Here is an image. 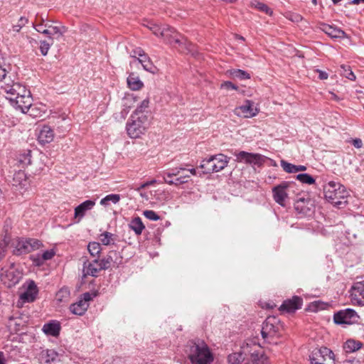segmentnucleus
Instances as JSON below:
<instances>
[{"instance_id":"f257e3e1","label":"nucleus","mask_w":364,"mask_h":364,"mask_svg":"<svg viewBox=\"0 0 364 364\" xmlns=\"http://www.w3.org/2000/svg\"><path fill=\"white\" fill-rule=\"evenodd\" d=\"M0 88L6 93V98L16 109L26 113L31 109L32 97L30 91L24 85L19 82H4Z\"/></svg>"},{"instance_id":"f03ea898","label":"nucleus","mask_w":364,"mask_h":364,"mask_svg":"<svg viewBox=\"0 0 364 364\" xmlns=\"http://www.w3.org/2000/svg\"><path fill=\"white\" fill-rule=\"evenodd\" d=\"M147 27L155 36L162 38L167 43L178 48L181 52H193L194 46L173 28L167 25L161 26L153 22H149Z\"/></svg>"},{"instance_id":"7ed1b4c3","label":"nucleus","mask_w":364,"mask_h":364,"mask_svg":"<svg viewBox=\"0 0 364 364\" xmlns=\"http://www.w3.org/2000/svg\"><path fill=\"white\" fill-rule=\"evenodd\" d=\"M184 350L192 364H210L213 360V355L203 341H188Z\"/></svg>"},{"instance_id":"20e7f679","label":"nucleus","mask_w":364,"mask_h":364,"mask_svg":"<svg viewBox=\"0 0 364 364\" xmlns=\"http://www.w3.org/2000/svg\"><path fill=\"white\" fill-rule=\"evenodd\" d=\"M325 198L336 207L343 204L342 199L346 198L349 194L346 187L340 183L328 181L323 186Z\"/></svg>"},{"instance_id":"39448f33","label":"nucleus","mask_w":364,"mask_h":364,"mask_svg":"<svg viewBox=\"0 0 364 364\" xmlns=\"http://www.w3.org/2000/svg\"><path fill=\"white\" fill-rule=\"evenodd\" d=\"M150 124L149 116H131L127 124V132L131 138H139L144 134Z\"/></svg>"},{"instance_id":"423d86ee","label":"nucleus","mask_w":364,"mask_h":364,"mask_svg":"<svg viewBox=\"0 0 364 364\" xmlns=\"http://www.w3.org/2000/svg\"><path fill=\"white\" fill-rule=\"evenodd\" d=\"M229 158L224 154H219L210 156L208 159H205L200 165V168L204 169L203 173H210L212 172H218L227 166Z\"/></svg>"},{"instance_id":"0eeeda50","label":"nucleus","mask_w":364,"mask_h":364,"mask_svg":"<svg viewBox=\"0 0 364 364\" xmlns=\"http://www.w3.org/2000/svg\"><path fill=\"white\" fill-rule=\"evenodd\" d=\"M282 328V325L277 317L274 316H269L262 324L261 334L265 341L270 342V340L277 336Z\"/></svg>"},{"instance_id":"6e6552de","label":"nucleus","mask_w":364,"mask_h":364,"mask_svg":"<svg viewBox=\"0 0 364 364\" xmlns=\"http://www.w3.org/2000/svg\"><path fill=\"white\" fill-rule=\"evenodd\" d=\"M14 254L21 255L38 250L42 243L40 240L33 238H18L14 244Z\"/></svg>"},{"instance_id":"1a4fd4ad","label":"nucleus","mask_w":364,"mask_h":364,"mask_svg":"<svg viewBox=\"0 0 364 364\" xmlns=\"http://www.w3.org/2000/svg\"><path fill=\"white\" fill-rule=\"evenodd\" d=\"M311 364H334V354L326 347L315 349L310 355Z\"/></svg>"},{"instance_id":"9d476101","label":"nucleus","mask_w":364,"mask_h":364,"mask_svg":"<svg viewBox=\"0 0 364 364\" xmlns=\"http://www.w3.org/2000/svg\"><path fill=\"white\" fill-rule=\"evenodd\" d=\"M292 183L284 181L272 189L274 200L282 206H285L286 200L288 198L290 188Z\"/></svg>"},{"instance_id":"9b49d317","label":"nucleus","mask_w":364,"mask_h":364,"mask_svg":"<svg viewBox=\"0 0 364 364\" xmlns=\"http://www.w3.org/2000/svg\"><path fill=\"white\" fill-rule=\"evenodd\" d=\"M236 160L238 162H245L246 164L255 165L257 166H262L267 159L266 156L259 154L249 153L244 151H241L238 153H235Z\"/></svg>"},{"instance_id":"f8f14e48","label":"nucleus","mask_w":364,"mask_h":364,"mask_svg":"<svg viewBox=\"0 0 364 364\" xmlns=\"http://www.w3.org/2000/svg\"><path fill=\"white\" fill-rule=\"evenodd\" d=\"M358 318L357 313L351 309L341 310L333 316L334 322L337 324H353L357 323Z\"/></svg>"},{"instance_id":"ddd939ff","label":"nucleus","mask_w":364,"mask_h":364,"mask_svg":"<svg viewBox=\"0 0 364 364\" xmlns=\"http://www.w3.org/2000/svg\"><path fill=\"white\" fill-rule=\"evenodd\" d=\"M100 260L105 270L109 269L112 265L118 267L123 263L122 256L116 250H110L106 257Z\"/></svg>"},{"instance_id":"4468645a","label":"nucleus","mask_w":364,"mask_h":364,"mask_svg":"<svg viewBox=\"0 0 364 364\" xmlns=\"http://www.w3.org/2000/svg\"><path fill=\"white\" fill-rule=\"evenodd\" d=\"M101 270L105 269L102 268L100 259H95L92 262L86 261L83 264L82 276L84 277L87 276L97 277Z\"/></svg>"},{"instance_id":"2eb2a0df","label":"nucleus","mask_w":364,"mask_h":364,"mask_svg":"<svg viewBox=\"0 0 364 364\" xmlns=\"http://www.w3.org/2000/svg\"><path fill=\"white\" fill-rule=\"evenodd\" d=\"M235 113L239 117L249 118L256 116L258 113V109L254 107L252 102L246 100L242 105L235 109Z\"/></svg>"},{"instance_id":"dca6fc26","label":"nucleus","mask_w":364,"mask_h":364,"mask_svg":"<svg viewBox=\"0 0 364 364\" xmlns=\"http://www.w3.org/2000/svg\"><path fill=\"white\" fill-rule=\"evenodd\" d=\"M36 358L40 364H51L60 360L59 354L53 349L42 350Z\"/></svg>"},{"instance_id":"f3484780","label":"nucleus","mask_w":364,"mask_h":364,"mask_svg":"<svg viewBox=\"0 0 364 364\" xmlns=\"http://www.w3.org/2000/svg\"><path fill=\"white\" fill-rule=\"evenodd\" d=\"M302 304V299L300 296H294L291 299L284 301L279 308V310L284 311L288 313H293L297 309H301Z\"/></svg>"},{"instance_id":"a211bd4d","label":"nucleus","mask_w":364,"mask_h":364,"mask_svg":"<svg viewBox=\"0 0 364 364\" xmlns=\"http://www.w3.org/2000/svg\"><path fill=\"white\" fill-rule=\"evenodd\" d=\"M351 299L360 306L364 305V280L354 283L351 288Z\"/></svg>"},{"instance_id":"6ab92c4d","label":"nucleus","mask_w":364,"mask_h":364,"mask_svg":"<svg viewBox=\"0 0 364 364\" xmlns=\"http://www.w3.org/2000/svg\"><path fill=\"white\" fill-rule=\"evenodd\" d=\"M294 209L299 214L308 215L313 212V203L309 199L299 198L294 203Z\"/></svg>"},{"instance_id":"aec40b11","label":"nucleus","mask_w":364,"mask_h":364,"mask_svg":"<svg viewBox=\"0 0 364 364\" xmlns=\"http://www.w3.org/2000/svg\"><path fill=\"white\" fill-rule=\"evenodd\" d=\"M95 205V202L94 200H87L77 205L75 208V218L77 220V222H80L85 215L87 211L92 210Z\"/></svg>"},{"instance_id":"412c9836","label":"nucleus","mask_w":364,"mask_h":364,"mask_svg":"<svg viewBox=\"0 0 364 364\" xmlns=\"http://www.w3.org/2000/svg\"><path fill=\"white\" fill-rule=\"evenodd\" d=\"M37 293L38 289L35 282L31 281L28 284L26 290L21 294L20 298L24 302H32L36 299Z\"/></svg>"},{"instance_id":"4be33fe9","label":"nucleus","mask_w":364,"mask_h":364,"mask_svg":"<svg viewBox=\"0 0 364 364\" xmlns=\"http://www.w3.org/2000/svg\"><path fill=\"white\" fill-rule=\"evenodd\" d=\"M54 139V132L49 126H43L38 136L39 143L45 144L51 142Z\"/></svg>"},{"instance_id":"5701e85b","label":"nucleus","mask_w":364,"mask_h":364,"mask_svg":"<svg viewBox=\"0 0 364 364\" xmlns=\"http://www.w3.org/2000/svg\"><path fill=\"white\" fill-rule=\"evenodd\" d=\"M8 68H9V65L6 63V60L0 54V84L2 85L4 82H7L11 83V82H14L10 79V77H7Z\"/></svg>"},{"instance_id":"b1692460","label":"nucleus","mask_w":364,"mask_h":364,"mask_svg":"<svg viewBox=\"0 0 364 364\" xmlns=\"http://www.w3.org/2000/svg\"><path fill=\"white\" fill-rule=\"evenodd\" d=\"M322 29L327 35L333 38H341L346 36V33L343 30L333 26L323 25Z\"/></svg>"},{"instance_id":"393cba45","label":"nucleus","mask_w":364,"mask_h":364,"mask_svg":"<svg viewBox=\"0 0 364 364\" xmlns=\"http://www.w3.org/2000/svg\"><path fill=\"white\" fill-rule=\"evenodd\" d=\"M89 307V303H85V301H82L80 299L70 305V311L75 315L82 316L85 311L87 310Z\"/></svg>"},{"instance_id":"a878e982","label":"nucleus","mask_w":364,"mask_h":364,"mask_svg":"<svg viewBox=\"0 0 364 364\" xmlns=\"http://www.w3.org/2000/svg\"><path fill=\"white\" fill-rule=\"evenodd\" d=\"M60 324L54 321L46 323L43 326V332L48 336H57L60 333Z\"/></svg>"},{"instance_id":"bb28decb","label":"nucleus","mask_w":364,"mask_h":364,"mask_svg":"<svg viewBox=\"0 0 364 364\" xmlns=\"http://www.w3.org/2000/svg\"><path fill=\"white\" fill-rule=\"evenodd\" d=\"M44 26L52 31L53 33L51 34V36L57 35V38L62 36L64 33H65L68 31V28L65 26L61 24H60L59 26H53L51 23L50 21H47V22L44 24Z\"/></svg>"},{"instance_id":"cd10ccee","label":"nucleus","mask_w":364,"mask_h":364,"mask_svg":"<svg viewBox=\"0 0 364 364\" xmlns=\"http://www.w3.org/2000/svg\"><path fill=\"white\" fill-rule=\"evenodd\" d=\"M127 84L129 87L132 90H139L143 87V82L139 77L134 73H132L127 77Z\"/></svg>"},{"instance_id":"c85d7f7f","label":"nucleus","mask_w":364,"mask_h":364,"mask_svg":"<svg viewBox=\"0 0 364 364\" xmlns=\"http://www.w3.org/2000/svg\"><path fill=\"white\" fill-rule=\"evenodd\" d=\"M129 227L135 232L136 235H140L145 228V226L139 217L133 218L129 224Z\"/></svg>"},{"instance_id":"c756f323","label":"nucleus","mask_w":364,"mask_h":364,"mask_svg":"<svg viewBox=\"0 0 364 364\" xmlns=\"http://www.w3.org/2000/svg\"><path fill=\"white\" fill-rule=\"evenodd\" d=\"M149 105V100L148 99L144 100L140 103V105L136 107V109H135L134 113L132 114V116L140 117V116L145 115V116H149V117L150 115H149V112L148 110Z\"/></svg>"},{"instance_id":"7c9ffc66","label":"nucleus","mask_w":364,"mask_h":364,"mask_svg":"<svg viewBox=\"0 0 364 364\" xmlns=\"http://www.w3.org/2000/svg\"><path fill=\"white\" fill-rule=\"evenodd\" d=\"M17 161L20 168H25L31 164V151L26 150L23 154L18 155Z\"/></svg>"},{"instance_id":"2f4dec72","label":"nucleus","mask_w":364,"mask_h":364,"mask_svg":"<svg viewBox=\"0 0 364 364\" xmlns=\"http://www.w3.org/2000/svg\"><path fill=\"white\" fill-rule=\"evenodd\" d=\"M99 240L101 242L100 244L109 246L114 244L116 240V235L109 232L105 231L100 235Z\"/></svg>"},{"instance_id":"473e14b6","label":"nucleus","mask_w":364,"mask_h":364,"mask_svg":"<svg viewBox=\"0 0 364 364\" xmlns=\"http://www.w3.org/2000/svg\"><path fill=\"white\" fill-rule=\"evenodd\" d=\"M243 353H234L228 356L229 364H241L245 359L243 357V353H246L245 347H242Z\"/></svg>"},{"instance_id":"72a5a7b5","label":"nucleus","mask_w":364,"mask_h":364,"mask_svg":"<svg viewBox=\"0 0 364 364\" xmlns=\"http://www.w3.org/2000/svg\"><path fill=\"white\" fill-rule=\"evenodd\" d=\"M250 6L252 8H255L262 12H264L269 16H272L273 11L265 4L258 1H253L250 3Z\"/></svg>"},{"instance_id":"f704fd0d","label":"nucleus","mask_w":364,"mask_h":364,"mask_svg":"<svg viewBox=\"0 0 364 364\" xmlns=\"http://www.w3.org/2000/svg\"><path fill=\"white\" fill-rule=\"evenodd\" d=\"M361 346V343L358 341H355L354 340H348L345 343L343 348L347 353H351L360 349Z\"/></svg>"},{"instance_id":"c9c22d12","label":"nucleus","mask_w":364,"mask_h":364,"mask_svg":"<svg viewBox=\"0 0 364 364\" xmlns=\"http://www.w3.org/2000/svg\"><path fill=\"white\" fill-rule=\"evenodd\" d=\"M87 250L92 257H98L102 251L101 244L97 242H91L87 245Z\"/></svg>"},{"instance_id":"e433bc0d","label":"nucleus","mask_w":364,"mask_h":364,"mask_svg":"<svg viewBox=\"0 0 364 364\" xmlns=\"http://www.w3.org/2000/svg\"><path fill=\"white\" fill-rule=\"evenodd\" d=\"M119 200L120 196L119 194H109L100 200V204L102 205H108L109 202L116 204L119 201Z\"/></svg>"},{"instance_id":"4c0bfd02","label":"nucleus","mask_w":364,"mask_h":364,"mask_svg":"<svg viewBox=\"0 0 364 364\" xmlns=\"http://www.w3.org/2000/svg\"><path fill=\"white\" fill-rule=\"evenodd\" d=\"M10 242V237L6 235L4 239L0 242V261H1L6 256V249Z\"/></svg>"},{"instance_id":"58836bf2","label":"nucleus","mask_w":364,"mask_h":364,"mask_svg":"<svg viewBox=\"0 0 364 364\" xmlns=\"http://www.w3.org/2000/svg\"><path fill=\"white\" fill-rule=\"evenodd\" d=\"M41 23L37 25L33 24V27L35 29L43 34H45L48 36V38L53 41V38L51 36V34L53 33L52 31L50 29H48V28H46L44 25L43 24V22H44V18H41Z\"/></svg>"},{"instance_id":"ea45409f","label":"nucleus","mask_w":364,"mask_h":364,"mask_svg":"<svg viewBox=\"0 0 364 364\" xmlns=\"http://www.w3.org/2000/svg\"><path fill=\"white\" fill-rule=\"evenodd\" d=\"M296 178L303 183L311 185L315 183V179L308 173H299L296 176Z\"/></svg>"},{"instance_id":"a19ab883","label":"nucleus","mask_w":364,"mask_h":364,"mask_svg":"<svg viewBox=\"0 0 364 364\" xmlns=\"http://www.w3.org/2000/svg\"><path fill=\"white\" fill-rule=\"evenodd\" d=\"M70 296V290L68 287L60 289L56 294V298L59 301L67 300Z\"/></svg>"},{"instance_id":"79ce46f5","label":"nucleus","mask_w":364,"mask_h":364,"mask_svg":"<svg viewBox=\"0 0 364 364\" xmlns=\"http://www.w3.org/2000/svg\"><path fill=\"white\" fill-rule=\"evenodd\" d=\"M341 75H343L345 77L350 80H354L355 79V75L352 72V70L350 69V67L348 65H342L341 66Z\"/></svg>"},{"instance_id":"37998d69","label":"nucleus","mask_w":364,"mask_h":364,"mask_svg":"<svg viewBox=\"0 0 364 364\" xmlns=\"http://www.w3.org/2000/svg\"><path fill=\"white\" fill-rule=\"evenodd\" d=\"M281 166L287 173H296V165L290 164L284 160L281 161Z\"/></svg>"},{"instance_id":"c03bdc74","label":"nucleus","mask_w":364,"mask_h":364,"mask_svg":"<svg viewBox=\"0 0 364 364\" xmlns=\"http://www.w3.org/2000/svg\"><path fill=\"white\" fill-rule=\"evenodd\" d=\"M28 22V19L24 16H21L16 24L13 26V30L15 32H19L21 29Z\"/></svg>"},{"instance_id":"a18cd8bd","label":"nucleus","mask_w":364,"mask_h":364,"mask_svg":"<svg viewBox=\"0 0 364 364\" xmlns=\"http://www.w3.org/2000/svg\"><path fill=\"white\" fill-rule=\"evenodd\" d=\"M324 306V303L320 301H315L309 304L308 309L311 311H318L321 309H323Z\"/></svg>"},{"instance_id":"49530a36","label":"nucleus","mask_w":364,"mask_h":364,"mask_svg":"<svg viewBox=\"0 0 364 364\" xmlns=\"http://www.w3.org/2000/svg\"><path fill=\"white\" fill-rule=\"evenodd\" d=\"M232 75L240 80H245V79H249L250 75L242 70H235L232 72Z\"/></svg>"},{"instance_id":"de8ad7c7","label":"nucleus","mask_w":364,"mask_h":364,"mask_svg":"<svg viewBox=\"0 0 364 364\" xmlns=\"http://www.w3.org/2000/svg\"><path fill=\"white\" fill-rule=\"evenodd\" d=\"M53 44V41L49 43L46 41H41L40 43V50L43 55H46L48 52Z\"/></svg>"},{"instance_id":"09e8293b","label":"nucleus","mask_w":364,"mask_h":364,"mask_svg":"<svg viewBox=\"0 0 364 364\" xmlns=\"http://www.w3.org/2000/svg\"><path fill=\"white\" fill-rule=\"evenodd\" d=\"M142 62L143 63L141 64V66L145 70L152 73L155 72L156 67L153 65V63L151 62L149 59H148L147 60H142Z\"/></svg>"},{"instance_id":"8fccbe9b","label":"nucleus","mask_w":364,"mask_h":364,"mask_svg":"<svg viewBox=\"0 0 364 364\" xmlns=\"http://www.w3.org/2000/svg\"><path fill=\"white\" fill-rule=\"evenodd\" d=\"M143 215L150 220L156 221L160 219L159 215H158L154 210H144Z\"/></svg>"},{"instance_id":"3c124183","label":"nucleus","mask_w":364,"mask_h":364,"mask_svg":"<svg viewBox=\"0 0 364 364\" xmlns=\"http://www.w3.org/2000/svg\"><path fill=\"white\" fill-rule=\"evenodd\" d=\"M285 16L287 18H288L289 20H290L293 22L298 23L302 20V16L300 14H296V13L289 12V13H287Z\"/></svg>"},{"instance_id":"603ef678","label":"nucleus","mask_w":364,"mask_h":364,"mask_svg":"<svg viewBox=\"0 0 364 364\" xmlns=\"http://www.w3.org/2000/svg\"><path fill=\"white\" fill-rule=\"evenodd\" d=\"M149 57L146 55V54L143 51V53H141V56L138 57V59H134L130 62L131 66H137L139 64H142V60H147Z\"/></svg>"},{"instance_id":"864d4df0","label":"nucleus","mask_w":364,"mask_h":364,"mask_svg":"<svg viewBox=\"0 0 364 364\" xmlns=\"http://www.w3.org/2000/svg\"><path fill=\"white\" fill-rule=\"evenodd\" d=\"M185 168L183 167H178L171 169L170 171L164 172L163 173L166 174L168 178H171L173 176H177L180 174L181 171H184Z\"/></svg>"},{"instance_id":"5fc2aeb1","label":"nucleus","mask_w":364,"mask_h":364,"mask_svg":"<svg viewBox=\"0 0 364 364\" xmlns=\"http://www.w3.org/2000/svg\"><path fill=\"white\" fill-rule=\"evenodd\" d=\"M252 362H250L248 359L245 360L244 362L241 363V364H259L260 359H259V354L252 353L251 354Z\"/></svg>"},{"instance_id":"6e6d98bb","label":"nucleus","mask_w":364,"mask_h":364,"mask_svg":"<svg viewBox=\"0 0 364 364\" xmlns=\"http://www.w3.org/2000/svg\"><path fill=\"white\" fill-rule=\"evenodd\" d=\"M30 258L36 266H41L45 262L42 259L41 254L31 255Z\"/></svg>"},{"instance_id":"4d7b16f0","label":"nucleus","mask_w":364,"mask_h":364,"mask_svg":"<svg viewBox=\"0 0 364 364\" xmlns=\"http://www.w3.org/2000/svg\"><path fill=\"white\" fill-rule=\"evenodd\" d=\"M55 254V252L53 250H49L45 251L43 254L41 255L42 259L46 262L47 260L51 259L54 257Z\"/></svg>"},{"instance_id":"13d9d810","label":"nucleus","mask_w":364,"mask_h":364,"mask_svg":"<svg viewBox=\"0 0 364 364\" xmlns=\"http://www.w3.org/2000/svg\"><path fill=\"white\" fill-rule=\"evenodd\" d=\"M143 50H141L140 48H137L134 50H133L132 52L130 53V56L134 59H138V57L141 56V53H143Z\"/></svg>"},{"instance_id":"bf43d9fd","label":"nucleus","mask_w":364,"mask_h":364,"mask_svg":"<svg viewBox=\"0 0 364 364\" xmlns=\"http://www.w3.org/2000/svg\"><path fill=\"white\" fill-rule=\"evenodd\" d=\"M94 296H95V294L92 295L89 292H86L82 295L80 300L82 302L85 301V303H88L92 299Z\"/></svg>"},{"instance_id":"052dcab7","label":"nucleus","mask_w":364,"mask_h":364,"mask_svg":"<svg viewBox=\"0 0 364 364\" xmlns=\"http://www.w3.org/2000/svg\"><path fill=\"white\" fill-rule=\"evenodd\" d=\"M222 87H225L227 90H237V87L236 85H235L233 83H232L230 81L225 82L223 84H222Z\"/></svg>"},{"instance_id":"680f3d73","label":"nucleus","mask_w":364,"mask_h":364,"mask_svg":"<svg viewBox=\"0 0 364 364\" xmlns=\"http://www.w3.org/2000/svg\"><path fill=\"white\" fill-rule=\"evenodd\" d=\"M353 144L355 147L359 149L361 148L363 146V142L360 139H355L353 141Z\"/></svg>"},{"instance_id":"e2e57ef3","label":"nucleus","mask_w":364,"mask_h":364,"mask_svg":"<svg viewBox=\"0 0 364 364\" xmlns=\"http://www.w3.org/2000/svg\"><path fill=\"white\" fill-rule=\"evenodd\" d=\"M317 72L319 73L318 75V77L319 79L321 80H326L328 78V74L324 72V71H321V70H317Z\"/></svg>"},{"instance_id":"0e129e2a","label":"nucleus","mask_w":364,"mask_h":364,"mask_svg":"<svg viewBox=\"0 0 364 364\" xmlns=\"http://www.w3.org/2000/svg\"><path fill=\"white\" fill-rule=\"evenodd\" d=\"M163 178L165 183L169 185H174V180L168 179V178L166 176V174L163 173Z\"/></svg>"},{"instance_id":"69168bd1","label":"nucleus","mask_w":364,"mask_h":364,"mask_svg":"<svg viewBox=\"0 0 364 364\" xmlns=\"http://www.w3.org/2000/svg\"><path fill=\"white\" fill-rule=\"evenodd\" d=\"M16 178H26V175L24 173V172H22V171H18L15 177H14V180L16 179Z\"/></svg>"},{"instance_id":"338daca9","label":"nucleus","mask_w":364,"mask_h":364,"mask_svg":"<svg viewBox=\"0 0 364 364\" xmlns=\"http://www.w3.org/2000/svg\"><path fill=\"white\" fill-rule=\"evenodd\" d=\"M112 364H124V363L122 359L117 358L112 360Z\"/></svg>"},{"instance_id":"774afa93","label":"nucleus","mask_w":364,"mask_h":364,"mask_svg":"<svg viewBox=\"0 0 364 364\" xmlns=\"http://www.w3.org/2000/svg\"><path fill=\"white\" fill-rule=\"evenodd\" d=\"M343 364H360L358 360H347Z\"/></svg>"}]
</instances>
